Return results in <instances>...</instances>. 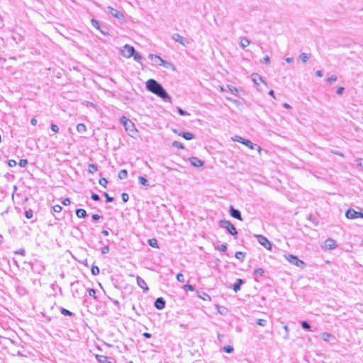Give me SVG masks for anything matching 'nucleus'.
Here are the masks:
<instances>
[{
    "mask_svg": "<svg viewBox=\"0 0 363 363\" xmlns=\"http://www.w3.org/2000/svg\"><path fill=\"white\" fill-rule=\"evenodd\" d=\"M61 313H62V314H63L65 315H72V313L71 311H69V310L65 309V308H62Z\"/></svg>",
    "mask_w": 363,
    "mask_h": 363,
    "instance_id": "47",
    "label": "nucleus"
},
{
    "mask_svg": "<svg viewBox=\"0 0 363 363\" xmlns=\"http://www.w3.org/2000/svg\"><path fill=\"white\" fill-rule=\"evenodd\" d=\"M325 248L328 250H333L337 247V244L335 240L328 238L325 240Z\"/></svg>",
    "mask_w": 363,
    "mask_h": 363,
    "instance_id": "15",
    "label": "nucleus"
},
{
    "mask_svg": "<svg viewBox=\"0 0 363 363\" xmlns=\"http://www.w3.org/2000/svg\"><path fill=\"white\" fill-rule=\"evenodd\" d=\"M331 337V335L328 333H323L321 334V337L324 341H329L330 337Z\"/></svg>",
    "mask_w": 363,
    "mask_h": 363,
    "instance_id": "36",
    "label": "nucleus"
},
{
    "mask_svg": "<svg viewBox=\"0 0 363 363\" xmlns=\"http://www.w3.org/2000/svg\"><path fill=\"white\" fill-rule=\"evenodd\" d=\"M185 140H190L194 138V135L190 132H185L181 135Z\"/></svg>",
    "mask_w": 363,
    "mask_h": 363,
    "instance_id": "25",
    "label": "nucleus"
},
{
    "mask_svg": "<svg viewBox=\"0 0 363 363\" xmlns=\"http://www.w3.org/2000/svg\"><path fill=\"white\" fill-rule=\"evenodd\" d=\"M106 9L108 12H109L113 16L117 18L118 19L123 20L124 18L123 13L117 9H115L110 6H108Z\"/></svg>",
    "mask_w": 363,
    "mask_h": 363,
    "instance_id": "8",
    "label": "nucleus"
},
{
    "mask_svg": "<svg viewBox=\"0 0 363 363\" xmlns=\"http://www.w3.org/2000/svg\"><path fill=\"white\" fill-rule=\"evenodd\" d=\"M250 41L249 40L248 38H247L245 37L242 38L240 40V46L242 48H247L250 45Z\"/></svg>",
    "mask_w": 363,
    "mask_h": 363,
    "instance_id": "22",
    "label": "nucleus"
},
{
    "mask_svg": "<svg viewBox=\"0 0 363 363\" xmlns=\"http://www.w3.org/2000/svg\"><path fill=\"white\" fill-rule=\"evenodd\" d=\"M263 61L265 62V63H269V56H265L263 58Z\"/></svg>",
    "mask_w": 363,
    "mask_h": 363,
    "instance_id": "64",
    "label": "nucleus"
},
{
    "mask_svg": "<svg viewBox=\"0 0 363 363\" xmlns=\"http://www.w3.org/2000/svg\"><path fill=\"white\" fill-rule=\"evenodd\" d=\"M148 57L153 62V63L156 65H157V63H161V61H162V58H161L160 56L154 54H150Z\"/></svg>",
    "mask_w": 363,
    "mask_h": 363,
    "instance_id": "18",
    "label": "nucleus"
},
{
    "mask_svg": "<svg viewBox=\"0 0 363 363\" xmlns=\"http://www.w3.org/2000/svg\"><path fill=\"white\" fill-rule=\"evenodd\" d=\"M138 181H139V183L143 186H149V182L144 177L140 176L138 177Z\"/></svg>",
    "mask_w": 363,
    "mask_h": 363,
    "instance_id": "27",
    "label": "nucleus"
},
{
    "mask_svg": "<svg viewBox=\"0 0 363 363\" xmlns=\"http://www.w3.org/2000/svg\"><path fill=\"white\" fill-rule=\"evenodd\" d=\"M9 165L10 167H14V166H16V162L14 160H10L9 161Z\"/></svg>",
    "mask_w": 363,
    "mask_h": 363,
    "instance_id": "62",
    "label": "nucleus"
},
{
    "mask_svg": "<svg viewBox=\"0 0 363 363\" xmlns=\"http://www.w3.org/2000/svg\"><path fill=\"white\" fill-rule=\"evenodd\" d=\"M100 272L99 268L97 266H93L91 267V274L94 276L98 275Z\"/></svg>",
    "mask_w": 363,
    "mask_h": 363,
    "instance_id": "39",
    "label": "nucleus"
},
{
    "mask_svg": "<svg viewBox=\"0 0 363 363\" xmlns=\"http://www.w3.org/2000/svg\"><path fill=\"white\" fill-rule=\"evenodd\" d=\"M172 146L174 147H177V148H179V149H184V146L182 145V144L180 142L176 141V140L172 143Z\"/></svg>",
    "mask_w": 363,
    "mask_h": 363,
    "instance_id": "40",
    "label": "nucleus"
},
{
    "mask_svg": "<svg viewBox=\"0 0 363 363\" xmlns=\"http://www.w3.org/2000/svg\"><path fill=\"white\" fill-rule=\"evenodd\" d=\"M256 323L260 326H265L267 324V320L259 318L256 320Z\"/></svg>",
    "mask_w": 363,
    "mask_h": 363,
    "instance_id": "41",
    "label": "nucleus"
},
{
    "mask_svg": "<svg viewBox=\"0 0 363 363\" xmlns=\"http://www.w3.org/2000/svg\"><path fill=\"white\" fill-rule=\"evenodd\" d=\"M148 243L152 247L159 248L157 240L155 238L150 239Z\"/></svg>",
    "mask_w": 363,
    "mask_h": 363,
    "instance_id": "30",
    "label": "nucleus"
},
{
    "mask_svg": "<svg viewBox=\"0 0 363 363\" xmlns=\"http://www.w3.org/2000/svg\"><path fill=\"white\" fill-rule=\"evenodd\" d=\"M71 203L70 199L69 198H66L62 201V204L65 206H68Z\"/></svg>",
    "mask_w": 363,
    "mask_h": 363,
    "instance_id": "60",
    "label": "nucleus"
},
{
    "mask_svg": "<svg viewBox=\"0 0 363 363\" xmlns=\"http://www.w3.org/2000/svg\"><path fill=\"white\" fill-rule=\"evenodd\" d=\"M108 252H109V247L107 245L101 248V252L103 255H106V254L108 253Z\"/></svg>",
    "mask_w": 363,
    "mask_h": 363,
    "instance_id": "46",
    "label": "nucleus"
},
{
    "mask_svg": "<svg viewBox=\"0 0 363 363\" xmlns=\"http://www.w3.org/2000/svg\"><path fill=\"white\" fill-rule=\"evenodd\" d=\"M230 214L232 217L239 220H242L240 211L238 209L234 208L233 206H230Z\"/></svg>",
    "mask_w": 363,
    "mask_h": 363,
    "instance_id": "10",
    "label": "nucleus"
},
{
    "mask_svg": "<svg viewBox=\"0 0 363 363\" xmlns=\"http://www.w3.org/2000/svg\"><path fill=\"white\" fill-rule=\"evenodd\" d=\"M243 283V280L242 279H238L236 282L233 285V290L235 292H238L240 289V286Z\"/></svg>",
    "mask_w": 363,
    "mask_h": 363,
    "instance_id": "21",
    "label": "nucleus"
},
{
    "mask_svg": "<svg viewBox=\"0 0 363 363\" xmlns=\"http://www.w3.org/2000/svg\"><path fill=\"white\" fill-rule=\"evenodd\" d=\"M177 279L178 281L179 282H184V276L181 273H179L177 275Z\"/></svg>",
    "mask_w": 363,
    "mask_h": 363,
    "instance_id": "53",
    "label": "nucleus"
},
{
    "mask_svg": "<svg viewBox=\"0 0 363 363\" xmlns=\"http://www.w3.org/2000/svg\"><path fill=\"white\" fill-rule=\"evenodd\" d=\"M91 199L94 200V201H99L100 199V197L98 194H91Z\"/></svg>",
    "mask_w": 363,
    "mask_h": 363,
    "instance_id": "59",
    "label": "nucleus"
},
{
    "mask_svg": "<svg viewBox=\"0 0 363 363\" xmlns=\"http://www.w3.org/2000/svg\"><path fill=\"white\" fill-rule=\"evenodd\" d=\"M96 359L100 363H116V362L113 359H109L108 357L105 355L96 354Z\"/></svg>",
    "mask_w": 363,
    "mask_h": 363,
    "instance_id": "11",
    "label": "nucleus"
},
{
    "mask_svg": "<svg viewBox=\"0 0 363 363\" xmlns=\"http://www.w3.org/2000/svg\"><path fill=\"white\" fill-rule=\"evenodd\" d=\"M155 307L158 310H162L165 307V301L163 298H157L155 301Z\"/></svg>",
    "mask_w": 363,
    "mask_h": 363,
    "instance_id": "13",
    "label": "nucleus"
},
{
    "mask_svg": "<svg viewBox=\"0 0 363 363\" xmlns=\"http://www.w3.org/2000/svg\"><path fill=\"white\" fill-rule=\"evenodd\" d=\"M91 24H92V26H93L94 28H97V29H99V23L96 20H95V19H92V20H91Z\"/></svg>",
    "mask_w": 363,
    "mask_h": 363,
    "instance_id": "56",
    "label": "nucleus"
},
{
    "mask_svg": "<svg viewBox=\"0 0 363 363\" xmlns=\"http://www.w3.org/2000/svg\"><path fill=\"white\" fill-rule=\"evenodd\" d=\"M121 198L123 202H127L129 199V196L127 193H123L121 195Z\"/></svg>",
    "mask_w": 363,
    "mask_h": 363,
    "instance_id": "52",
    "label": "nucleus"
},
{
    "mask_svg": "<svg viewBox=\"0 0 363 363\" xmlns=\"http://www.w3.org/2000/svg\"><path fill=\"white\" fill-rule=\"evenodd\" d=\"M50 129L55 133H57L59 131V127L56 124H52Z\"/></svg>",
    "mask_w": 363,
    "mask_h": 363,
    "instance_id": "55",
    "label": "nucleus"
},
{
    "mask_svg": "<svg viewBox=\"0 0 363 363\" xmlns=\"http://www.w3.org/2000/svg\"><path fill=\"white\" fill-rule=\"evenodd\" d=\"M301 327L303 329L306 330H311V325L308 322L302 321L301 323Z\"/></svg>",
    "mask_w": 363,
    "mask_h": 363,
    "instance_id": "32",
    "label": "nucleus"
},
{
    "mask_svg": "<svg viewBox=\"0 0 363 363\" xmlns=\"http://www.w3.org/2000/svg\"><path fill=\"white\" fill-rule=\"evenodd\" d=\"M177 111L181 116H190V113H187L179 107L177 108Z\"/></svg>",
    "mask_w": 363,
    "mask_h": 363,
    "instance_id": "44",
    "label": "nucleus"
},
{
    "mask_svg": "<svg viewBox=\"0 0 363 363\" xmlns=\"http://www.w3.org/2000/svg\"><path fill=\"white\" fill-rule=\"evenodd\" d=\"M104 196L106 197V201L108 203L112 202L113 201V198L108 196L107 193H104Z\"/></svg>",
    "mask_w": 363,
    "mask_h": 363,
    "instance_id": "51",
    "label": "nucleus"
},
{
    "mask_svg": "<svg viewBox=\"0 0 363 363\" xmlns=\"http://www.w3.org/2000/svg\"><path fill=\"white\" fill-rule=\"evenodd\" d=\"M345 216L348 219H355L358 218V211L350 208L346 211Z\"/></svg>",
    "mask_w": 363,
    "mask_h": 363,
    "instance_id": "14",
    "label": "nucleus"
},
{
    "mask_svg": "<svg viewBox=\"0 0 363 363\" xmlns=\"http://www.w3.org/2000/svg\"><path fill=\"white\" fill-rule=\"evenodd\" d=\"M232 140H233V141H237V142L240 143H242H242H243V141H244L245 138H242V137H240V136H238V135H235V136H234V137H233V138H232Z\"/></svg>",
    "mask_w": 363,
    "mask_h": 363,
    "instance_id": "43",
    "label": "nucleus"
},
{
    "mask_svg": "<svg viewBox=\"0 0 363 363\" xmlns=\"http://www.w3.org/2000/svg\"><path fill=\"white\" fill-rule=\"evenodd\" d=\"M28 164V160L26 159H22L19 162V165L21 167H25Z\"/></svg>",
    "mask_w": 363,
    "mask_h": 363,
    "instance_id": "50",
    "label": "nucleus"
},
{
    "mask_svg": "<svg viewBox=\"0 0 363 363\" xmlns=\"http://www.w3.org/2000/svg\"><path fill=\"white\" fill-rule=\"evenodd\" d=\"M157 66H162L165 68H169V67H173V65H172V63L167 62V61H165L164 60H162V61H161V63H157Z\"/></svg>",
    "mask_w": 363,
    "mask_h": 363,
    "instance_id": "29",
    "label": "nucleus"
},
{
    "mask_svg": "<svg viewBox=\"0 0 363 363\" xmlns=\"http://www.w3.org/2000/svg\"><path fill=\"white\" fill-rule=\"evenodd\" d=\"M133 57H134V60H135L137 62H139V63H140V64L142 63V62H141V61H142L143 57H142V56H141L139 53H138V52H134V55H133Z\"/></svg>",
    "mask_w": 363,
    "mask_h": 363,
    "instance_id": "34",
    "label": "nucleus"
},
{
    "mask_svg": "<svg viewBox=\"0 0 363 363\" xmlns=\"http://www.w3.org/2000/svg\"><path fill=\"white\" fill-rule=\"evenodd\" d=\"M264 272L263 269L257 268V269L255 270L254 275L262 277L264 275Z\"/></svg>",
    "mask_w": 363,
    "mask_h": 363,
    "instance_id": "33",
    "label": "nucleus"
},
{
    "mask_svg": "<svg viewBox=\"0 0 363 363\" xmlns=\"http://www.w3.org/2000/svg\"><path fill=\"white\" fill-rule=\"evenodd\" d=\"M172 38L184 46L188 43L187 40L179 33H174Z\"/></svg>",
    "mask_w": 363,
    "mask_h": 363,
    "instance_id": "9",
    "label": "nucleus"
},
{
    "mask_svg": "<svg viewBox=\"0 0 363 363\" xmlns=\"http://www.w3.org/2000/svg\"><path fill=\"white\" fill-rule=\"evenodd\" d=\"M219 226L229 233L231 235L235 237L238 235V231L234 225L229 220H220L219 221Z\"/></svg>",
    "mask_w": 363,
    "mask_h": 363,
    "instance_id": "4",
    "label": "nucleus"
},
{
    "mask_svg": "<svg viewBox=\"0 0 363 363\" xmlns=\"http://www.w3.org/2000/svg\"><path fill=\"white\" fill-rule=\"evenodd\" d=\"M77 130L79 133H84L86 131V127L84 123H79L77 125Z\"/></svg>",
    "mask_w": 363,
    "mask_h": 363,
    "instance_id": "24",
    "label": "nucleus"
},
{
    "mask_svg": "<svg viewBox=\"0 0 363 363\" xmlns=\"http://www.w3.org/2000/svg\"><path fill=\"white\" fill-rule=\"evenodd\" d=\"M25 216L28 219H30L33 218V211L31 210L26 211L25 212Z\"/></svg>",
    "mask_w": 363,
    "mask_h": 363,
    "instance_id": "48",
    "label": "nucleus"
},
{
    "mask_svg": "<svg viewBox=\"0 0 363 363\" xmlns=\"http://www.w3.org/2000/svg\"><path fill=\"white\" fill-rule=\"evenodd\" d=\"M227 89L235 95H237V93L238 92V89L232 85H228Z\"/></svg>",
    "mask_w": 363,
    "mask_h": 363,
    "instance_id": "35",
    "label": "nucleus"
},
{
    "mask_svg": "<svg viewBox=\"0 0 363 363\" xmlns=\"http://www.w3.org/2000/svg\"><path fill=\"white\" fill-rule=\"evenodd\" d=\"M53 211L56 213H60L62 211V207L60 205H55L53 207Z\"/></svg>",
    "mask_w": 363,
    "mask_h": 363,
    "instance_id": "54",
    "label": "nucleus"
},
{
    "mask_svg": "<svg viewBox=\"0 0 363 363\" xmlns=\"http://www.w3.org/2000/svg\"><path fill=\"white\" fill-rule=\"evenodd\" d=\"M315 75L318 77H321L323 76V72L321 70H318L315 72Z\"/></svg>",
    "mask_w": 363,
    "mask_h": 363,
    "instance_id": "63",
    "label": "nucleus"
},
{
    "mask_svg": "<svg viewBox=\"0 0 363 363\" xmlns=\"http://www.w3.org/2000/svg\"><path fill=\"white\" fill-rule=\"evenodd\" d=\"M285 258L292 264L301 268H303L306 264L303 261L299 259L298 257L293 255H286Z\"/></svg>",
    "mask_w": 363,
    "mask_h": 363,
    "instance_id": "5",
    "label": "nucleus"
},
{
    "mask_svg": "<svg viewBox=\"0 0 363 363\" xmlns=\"http://www.w3.org/2000/svg\"><path fill=\"white\" fill-rule=\"evenodd\" d=\"M189 161L193 166L196 167H200L203 165V162L196 157L189 158Z\"/></svg>",
    "mask_w": 363,
    "mask_h": 363,
    "instance_id": "17",
    "label": "nucleus"
},
{
    "mask_svg": "<svg viewBox=\"0 0 363 363\" xmlns=\"http://www.w3.org/2000/svg\"><path fill=\"white\" fill-rule=\"evenodd\" d=\"M336 80H337V77L334 74L331 75L330 77H329L326 79V81L330 84L335 82Z\"/></svg>",
    "mask_w": 363,
    "mask_h": 363,
    "instance_id": "42",
    "label": "nucleus"
},
{
    "mask_svg": "<svg viewBox=\"0 0 363 363\" xmlns=\"http://www.w3.org/2000/svg\"><path fill=\"white\" fill-rule=\"evenodd\" d=\"M70 286L72 296L74 298H82L86 296L87 289L85 288V286L79 281H77L72 282Z\"/></svg>",
    "mask_w": 363,
    "mask_h": 363,
    "instance_id": "2",
    "label": "nucleus"
},
{
    "mask_svg": "<svg viewBox=\"0 0 363 363\" xmlns=\"http://www.w3.org/2000/svg\"><path fill=\"white\" fill-rule=\"evenodd\" d=\"M252 81L256 85H259V82H264L262 78L258 74H252Z\"/></svg>",
    "mask_w": 363,
    "mask_h": 363,
    "instance_id": "19",
    "label": "nucleus"
},
{
    "mask_svg": "<svg viewBox=\"0 0 363 363\" xmlns=\"http://www.w3.org/2000/svg\"><path fill=\"white\" fill-rule=\"evenodd\" d=\"M184 289H186V290H189V291H193L194 290V288L192 285H190V284H186L184 286Z\"/></svg>",
    "mask_w": 363,
    "mask_h": 363,
    "instance_id": "57",
    "label": "nucleus"
},
{
    "mask_svg": "<svg viewBox=\"0 0 363 363\" xmlns=\"http://www.w3.org/2000/svg\"><path fill=\"white\" fill-rule=\"evenodd\" d=\"M99 184L100 185L106 187L108 184V181L105 178H101L99 179Z\"/></svg>",
    "mask_w": 363,
    "mask_h": 363,
    "instance_id": "49",
    "label": "nucleus"
},
{
    "mask_svg": "<svg viewBox=\"0 0 363 363\" xmlns=\"http://www.w3.org/2000/svg\"><path fill=\"white\" fill-rule=\"evenodd\" d=\"M98 167L96 164H89L88 166V172L91 174H94V172H97Z\"/></svg>",
    "mask_w": 363,
    "mask_h": 363,
    "instance_id": "26",
    "label": "nucleus"
},
{
    "mask_svg": "<svg viewBox=\"0 0 363 363\" xmlns=\"http://www.w3.org/2000/svg\"><path fill=\"white\" fill-rule=\"evenodd\" d=\"M216 250H218L221 252H225L227 250V245L226 244H222L219 246L215 247Z\"/></svg>",
    "mask_w": 363,
    "mask_h": 363,
    "instance_id": "38",
    "label": "nucleus"
},
{
    "mask_svg": "<svg viewBox=\"0 0 363 363\" xmlns=\"http://www.w3.org/2000/svg\"><path fill=\"white\" fill-rule=\"evenodd\" d=\"M136 280H137V284H138V286L140 288L143 289L144 290V291L146 292L149 290L147 283L143 278H141L139 276H137Z\"/></svg>",
    "mask_w": 363,
    "mask_h": 363,
    "instance_id": "12",
    "label": "nucleus"
},
{
    "mask_svg": "<svg viewBox=\"0 0 363 363\" xmlns=\"http://www.w3.org/2000/svg\"><path fill=\"white\" fill-rule=\"evenodd\" d=\"M135 48L130 45H125L121 50V55L125 58L133 57L135 52Z\"/></svg>",
    "mask_w": 363,
    "mask_h": 363,
    "instance_id": "6",
    "label": "nucleus"
},
{
    "mask_svg": "<svg viewBox=\"0 0 363 363\" xmlns=\"http://www.w3.org/2000/svg\"><path fill=\"white\" fill-rule=\"evenodd\" d=\"M120 122L123 125L125 130L128 132V134L131 137H133L137 132L136 129L135 128L134 123L125 116H122L120 118Z\"/></svg>",
    "mask_w": 363,
    "mask_h": 363,
    "instance_id": "3",
    "label": "nucleus"
},
{
    "mask_svg": "<svg viewBox=\"0 0 363 363\" xmlns=\"http://www.w3.org/2000/svg\"><path fill=\"white\" fill-rule=\"evenodd\" d=\"M86 291H88L89 295L91 297H94V298H96V291L94 289H89Z\"/></svg>",
    "mask_w": 363,
    "mask_h": 363,
    "instance_id": "45",
    "label": "nucleus"
},
{
    "mask_svg": "<svg viewBox=\"0 0 363 363\" xmlns=\"http://www.w3.org/2000/svg\"><path fill=\"white\" fill-rule=\"evenodd\" d=\"M76 215L79 218H85L86 216V212L83 208H78L76 211Z\"/></svg>",
    "mask_w": 363,
    "mask_h": 363,
    "instance_id": "20",
    "label": "nucleus"
},
{
    "mask_svg": "<svg viewBox=\"0 0 363 363\" xmlns=\"http://www.w3.org/2000/svg\"><path fill=\"white\" fill-rule=\"evenodd\" d=\"M146 89L163 99L164 101L170 102L171 97L163 86L155 79H150L146 82Z\"/></svg>",
    "mask_w": 363,
    "mask_h": 363,
    "instance_id": "1",
    "label": "nucleus"
},
{
    "mask_svg": "<svg viewBox=\"0 0 363 363\" xmlns=\"http://www.w3.org/2000/svg\"><path fill=\"white\" fill-rule=\"evenodd\" d=\"M118 177L120 179H124L128 177V172L125 169H121L118 174Z\"/></svg>",
    "mask_w": 363,
    "mask_h": 363,
    "instance_id": "28",
    "label": "nucleus"
},
{
    "mask_svg": "<svg viewBox=\"0 0 363 363\" xmlns=\"http://www.w3.org/2000/svg\"><path fill=\"white\" fill-rule=\"evenodd\" d=\"M345 90V88L343 86H340L337 91H336V93L338 94V95H341L342 94L343 91Z\"/></svg>",
    "mask_w": 363,
    "mask_h": 363,
    "instance_id": "58",
    "label": "nucleus"
},
{
    "mask_svg": "<svg viewBox=\"0 0 363 363\" xmlns=\"http://www.w3.org/2000/svg\"><path fill=\"white\" fill-rule=\"evenodd\" d=\"M311 57V55L310 54H307V53H301L298 58L303 62H306Z\"/></svg>",
    "mask_w": 363,
    "mask_h": 363,
    "instance_id": "23",
    "label": "nucleus"
},
{
    "mask_svg": "<svg viewBox=\"0 0 363 363\" xmlns=\"http://www.w3.org/2000/svg\"><path fill=\"white\" fill-rule=\"evenodd\" d=\"M223 350L226 353H232L234 350L233 347L230 345L223 347Z\"/></svg>",
    "mask_w": 363,
    "mask_h": 363,
    "instance_id": "37",
    "label": "nucleus"
},
{
    "mask_svg": "<svg viewBox=\"0 0 363 363\" xmlns=\"http://www.w3.org/2000/svg\"><path fill=\"white\" fill-rule=\"evenodd\" d=\"M245 253L242 252H237L235 255V258H237L238 259H240L241 261H243L244 260V258H245Z\"/></svg>",
    "mask_w": 363,
    "mask_h": 363,
    "instance_id": "31",
    "label": "nucleus"
},
{
    "mask_svg": "<svg viewBox=\"0 0 363 363\" xmlns=\"http://www.w3.org/2000/svg\"><path fill=\"white\" fill-rule=\"evenodd\" d=\"M258 242L259 243L262 245L264 247H265L267 250H270L272 249V243L269 242V240L265 238L263 235H258L257 236Z\"/></svg>",
    "mask_w": 363,
    "mask_h": 363,
    "instance_id": "7",
    "label": "nucleus"
},
{
    "mask_svg": "<svg viewBox=\"0 0 363 363\" xmlns=\"http://www.w3.org/2000/svg\"><path fill=\"white\" fill-rule=\"evenodd\" d=\"M242 144L252 150L256 147L259 153H260L262 151V148L259 146L252 143L250 140L245 139Z\"/></svg>",
    "mask_w": 363,
    "mask_h": 363,
    "instance_id": "16",
    "label": "nucleus"
},
{
    "mask_svg": "<svg viewBox=\"0 0 363 363\" xmlns=\"http://www.w3.org/2000/svg\"><path fill=\"white\" fill-rule=\"evenodd\" d=\"M100 218H101V216L98 214H93L91 216V218L94 221H96V220H99Z\"/></svg>",
    "mask_w": 363,
    "mask_h": 363,
    "instance_id": "61",
    "label": "nucleus"
}]
</instances>
